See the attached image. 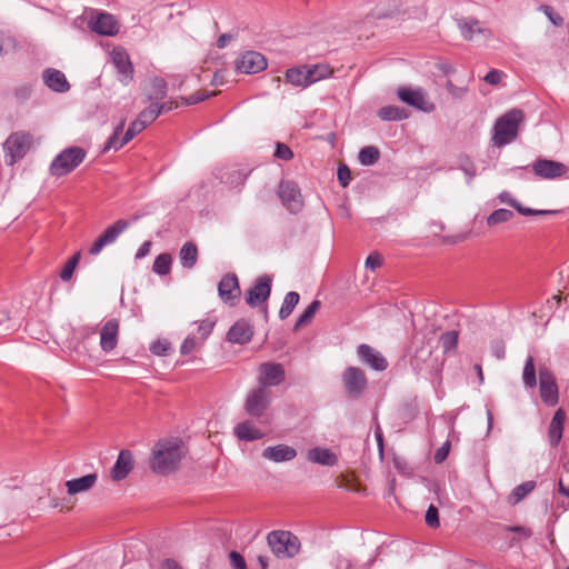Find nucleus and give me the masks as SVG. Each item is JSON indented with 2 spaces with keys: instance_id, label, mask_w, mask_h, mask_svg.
<instances>
[{
  "instance_id": "obj_12",
  "label": "nucleus",
  "mask_w": 569,
  "mask_h": 569,
  "mask_svg": "<svg viewBox=\"0 0 569 569\" xmlns=\"http://www.w3.org/2000/svg\"><path fill=\"white\" fill-rule=\"evenodd\" d=\"M399 100L423 112L435 110V104L427 100L426 92L421 88L400 87L397 91Z\"/></svg>"
},
{
  "instance_id": "obj_40",
  "label": "nucleus",
  "mask_w": 569,
  "mask_h": 569,
  "mask_svg": "<svg viewBox=\"0 0 569 569\" xmlns=\"http://www.w3.org/2000/svg\"><path fill=\"white\" fill-rule=\"evenodd\" d=\"M515 217V213L509 209H497L487 217V226L495 227L497 224L508 222Z\"/></svg>"
},
{
  "instance_id": "obj_38",
  "label": "nucleus",
  "mask_w": 569,
  "mask_h": 569,
  "mask_svg": "<svg viewBox=\"0 0 569 569\" xmlns=\"http://www.w3.org/2000/svg\"><path fill=\"white\" fill-rule=\"evenodd\" d=\"M359 162L362 166H372L380 159V151L375 146H367L360 149L358 154Z\"/></svg>"
},
{
  "instance_id": "obj_1",
  "label": "nucleus",
  "mask_w": 569,
  "mask_h": 569,
  "mask_svg": "<svg viewBox=\"0 0 569 569\" xmlns=\"http://www.w3.org/2000/svg\"><path fill=\"white\" fill-rule=\"evenodd\" d=\"M184 455L186 448L182 440L179 438L161 439L152 449L150 468L158 475H169L179 468Z\"/></svg>"
},
{
  "instance_id": "obj_61",
  "label": "nucleus",
  "mask_w": 569,
  "mask_h": 569,
  "mask_svg": "<svg viewBox=\"0 0 569 569\" xmlns=\"http://www.w3.org/2000/svg\"><path fill=\"white\" fill-rule=\"evenodd\" d=\"M229 559H230V565L232 566L233 569H246L247 568L246 561L239 552L231 551L229 555Z\"/></svg>"
},
{
  "instance_id": "obj_54",
  "label": "nucleus",
  "mask_w": 569,
  "mask_h": 569,
  "mask_svg": "<svg viewBox=\"0 0 569 569\" xmlns=\"http://www.w3.org/2000/svg\"><path fill=\"white\" fill-rule=\"evenodd\" d=\"M337 178L339 181V184L342 188H346L349 186L351 181V170L346 163H340L337 169Z\"/></svg>"
},
{
  "instance_id": "obj_28",
  "label": "nucleus",
  "mask_w": 569,
  "mask_h": 569,
  "mask_svg": "<svg viewBox=\"0 0 569 569\" xmlns=\"http://www.w3.org/2000/svg\"><path fill=\"white\" fill-rule=\"evenodd\" d=\"M168 84L161 77H154L150 81V89L147 98L150 102L158 103L162 101L167 96Z\"/></svg>"
},
{
  "instance_id": "obj_13",
  "label": "nucleus",
  "mask_w": 569,
  "mask_h": 569,
  "mask_svg": "<svg viewBox=\"0 0 569 569\" xmlns=\"http://www.w3.org/2000/svg\"><path fill=\"white\" fill-rule=\"evenodd\" d=\"M342 382L347 393L352 398H359L367 388V377L357 367H348L342 373Z\"/></svg>"
},
{
  "instance_id": "obj_47",
  "label": "nucleus",
  "mask_w": 569,
  "mask_h": 569,
  "mask_svg": "<svg viewBox=\"0 0 569 569\" xmlns=\"http://www.w3.org/2000/svg\"><path fill=\"white\" fill-rule=\"evenodd\" d=\"M536 487L535 481H527L521 485H518L511 495V499H513L512 503H518L521 501L526 496H528Z\"/></svg>"
},
{
  "instance_id": "obj_10",
  "label": "nucleus",
  "mask_w": 569,
  "mask_h": 569,
  "mask_svg": "<svg viewBox=\"0 0 569 569\" xmlns=\"http://www.w3.org/2000/svg\"><path fill=\"white\" fill-rule=\"evenodd\" d=\"M129 226L130 222L126 219H119L113 222L93 241L89 249V253L97 256L104 247L114 243L118 237L126 231Z\"/></svg>"
},
{
  "instance_id": "obj_64",
  "label": "nucleus",
  "mask_w": 569,
  "mask_h": 569,
  "mask_svg": "<svg viewBox=\"0 0 569 569\" xmlns=\"http://www.w3.org/2000/svg\"><path fill=\"white\" fill-rule=\"evenodd\" d=\"M449 447L450 443L446 442L435 452L433 459L436 463H441L446 460L449 453Z\"/></svg>"
},
{
  "instance_id": "obj_41",
  "label": "nucleus",
  "mask_w": 569,
  "mask_h": 569,
  "mask_svg": "<svg viewBox=\"0 0 569 569\" xmlns=\"http://www.w3.org/2000/svg\"><path fill=\"white\" fill-rule=\"evenodd\" d=\"M171 262L172 258L170 253H160L153 261L152 270L157 274L166 276L170 272Z\"/></svg>"
},
{
  "instance_id": "obj_36",
  "label": "nucleus",
  "mask_w": 569,
  "mask_h": 569,
  "mask_svg": "<svg viewBox=\"0 0 569 569\" xmlns=\"http://www.w3.org/2000/svg\"><path fill=\"white\" fill-rule=\"evenodd\" d=\"M126 126V119H122L113 129L112 134L108 138L107 142L104 143L102 148V153L108 152L109 150H119L123 146H119L121 143L120 136L123 133V129Z\"/></svg>"
},
{
  "instance_id": "obj_4",
  "label": "nucleus",
  "mask_w": 569,
  "mask_h": 569,
  "mask_svg": "<svg viewBox=\"0 0 569 569\" xmlns=\"http://www.w3.org/2000/svg\"><path fill=\"white\" fill-rule=\"evenodd\" d=\"M268 545L279 558H292L300 550V541L290 531L276 530L268 533Z\"/></svg>"
},
{
  "instance_id": "obj_34",
  "label": "nucleus",
  "mask_w": 569,
  "mask_h": 569,
  "mask_svg": "<svg viewBox=\"0 0 569 569\" xmlns=\"http://www.w3.org/2000/svg\"><path fill=\"white\" fill-rule=\"evenodd\" d=\"M458 28L465 40H471L476 32H481L479 21L475 18H461L457 20Z\"/></svg>"
},
{
  "instance_id": "obj_63",
  "label": "nucleus",
  "mask_w": 569,
  "mask_h": 569,
  "mask_svg": "<svg viewBox=\"0 0 569 569\" xmlns=\"http://www.w3.org/2000/svg\"><path fill=\"white\" fill-rule=\"evenodd\" d=\"M382 264V258L379 253L373 252L367 257L366 267L375 270Z\"/></svg>"
},
{
  "instance_id": "obj_57",
  "label": "nucleus",
  "mask_w": 569,
  "mask_h": 569,
  "mask_svg": "<svg viewBox=\"0 0 569 569\" xmlns=\"http://www.w3.org/2000/svg\"><path fill=\"white\" fill-rule=\"evenodd\" d=\"M14 97L19 103L26 102L32 93V88L30 84H22L14 89Z\"/></svg>"
},
{
  "instance_id": "obj_35",
  "label": "nucleus",
  "mask_w": 569,
  "mask_h": 569,
  "mask_svg": "<svg viewBox=\"0 0 569 569\" xmlns=\"http://www.w3.org/2000/svg\"><path fill=\"white\" fill-rule=\"evenodd\" d=\"M306 67L299 66L295 68H290L286 71V80L287 82L296 86V87H308V79L306 77Z\"/></svg>"
},
{
  "instance_id": "obj_55",
  "label": "nucleus",
  "mask_w": 569,
  "mask_h": 569,
  "mask_svg": "<svg viewBox=\"0 0 569 569\" xmlns=\"http://www.w3.org/2000/svg\"><path fill=\"white\" fill-rule=\"evenodd\" d=\"M459 169L462 170L470 179L476 176V167L472 160L466 154L459 157Z\"/></svg>"
},
{
  "instance_id": "obj_37",
  "label": "nucleus",
  "mask_w": 569,
  "mask_h": 569,
  "mask_svg": "<svg viewBox=\"0 0 569 569\" xmlns=\"http://www.w3.org/2000/svg\"><path fill=\"white\" fill-rule=\"evenodd\" d=\"M219 297L221 300L233 307L241 298V287H218Z\"/></svg>"
},
{
  "instance_id": "obj_27",
  "label": "nucleus",
  "mask_w": 569,
  "mask_h": 569,
  "mask_svg": "<svg viewBox=\"0 0 569 569\" xmlns=\"http://www.w3.org/2000/svg\"><path fill=\"white\" fill-rule=\"evenodd\" d=\"M234 435L239 440L243 441L259 440L264 436L263 432L250 420L238 423L234 427Z\"/></svg>"
},
{
  "instance_id": "obj_23",
  "label": "nucleus",
  "mask_w": 569,
  "mask_h": 569,
  "mask_svg": "<svg viewBox=\"0 0 569 569\" xmlns=\"http://www.w3.org/2000/svg\"><path fill=\"white\" fill-rule=\"evenodd\" d=\"M43 81L46 86L54 92H67L70 89V84L63 72L57 69H46L43 71Z\"/></svg>"
},
{
  "instance_id": "obj_20",
  "label": "nucleus",
  "mask_w": 569,
  "mask_h": 569,
  "mask_svg": "<svg viewBox=\"0 0 569 569\" xmlns=\"http://www.w3.org/2000/svg\"><path fill=\"white\" fill-rule=\"evenodd\" d=\"M119 322L116 319L108 320L100 331V346L103 351H111L117 347Z\"/></svg>"
},
{
  "instance_id": "obj_15",
  "label": "nucleus",
  "mask_w": 569,
  "mask_h": 569,
  "mask_svg": "<svg viewBox=\"0 0 569 569\" xmlns=\"http://www.w3.org/2000/svg\"><path fill=\"white\" fill-rule=\"evenodd\" d=\"M111 60L117 70L118 80L123 84L130 83L133 80L134 68L128 52L121 47L114 48Z\"/></svg>"
},
{
  "instance_id": "obj_8",
  "label": "nucleus",
  "mask_w": 569,
  "mask_h": 569,
  "mask_svg": "<svg viewBox=\"0 0 569 569\" xmlns=\"http://www.w3.org/2000/svg\"><path fill=\"white\" fill-rule=\"evenodd\" d=\"M267 67V58L262 53L253 50H248L239 54V57L234 60L236 71L244 74L259 73L266 70Z\"/></svg>"
},
{
  "instance_id": "obj_11",
  "label": "nucleus",
  "mask_w": 569,
  "mask_h": 569,
  "mask_svg": "<svg viewBox=\"0 0 569 569\" xmlns=\"http://www.w3.org/2000/svg\"><path fill=\"white\" fill-rule=\"evenodd\" d=\"M530 167L536 177L545 180H553L568 172L565 163L545 158L536 159Z\"/></svg>"
},
{
  "instance_id": "obj_30",
  "label": "nucleus",
  "mask_w": 569,
  "mask_h": 569,
  "mask_svg": "<svg viewBox=\"0 0 569 569\" xmlns=\"http://www.w3.org/2000/svg\"><path fill=\"white\" fill-rule=\"evenodd\" d=\"M306 67V77L308 79V84H312L317 81L326 79L330 77L332 70L327 64H305Z\"/></svg>"
},
{
  "instance_id": "obj_58",
  "label": "nucleus",
  "mask_w": 569,
  "mask_h": 569,
  "mask_svg": "<svg viewBox=\"0 0 569 569\" xmlns=\"http://www.w3.org/2000/svg\"><path fill=\"white\" fill-rule=\"evenodd\" d=\"M169 349H170V343L167 340H157V341L152 342L150 346V351L157 356L167 355Z\"/></svg>"
},
{
  "instance_id": "obj_25",
  "label": "nucleus",
  "mask_w": 569,
  "mask_h": 569,
  "mask_svg": "<svg viewBox=\"0 0 569 569\" xmlns=\"http://www.w3.org/2000/svg\"><path fill=\"white\" fill-rule=\"evenodd\" d=\"M308 461L320 466L333 467L338 463L337 455L328 448L315 447L307 452Z\"/></svg>"
},
{
  "instance_id": "obj_48",
  "label": "nucleus",
  "mask_w": 569,
  "mask_h": 569,
  "mask_svg": "<svg viewBox=\"0 0 569 569\" xmlns=\"http://www.w3.org/2000/svg\"><path fill=\"white\" fill-rule=\"evenodd\" d=\"M440 346L445 352H449L455 349L458 343V332L455 330L447 331L440 336Z\"/></svg>"
},
{
  "instance_id": "obj_60",
  "label": "nucleus",
  "mask_w": 569,
  "mask_h": 569,
  "mask_svg": "<svg viewBox=\"0 0 569 569\" xmlns=\"http://www.w3.org/2000/svg\"><path fill=\"white\" fill-rule=\"evenodd\" d=\"M448 92L456 99H461L467 93L468 89L466 87H458L452 83V81H448L446 84Z\"/></svg>"
},
{
  "instance_id": "obj_50",
  "label": "nucleus",
  "mask_w": 569,
  "mask_h": 569,
  "mask_svg": "<svg viewBox=\"0 0 569 569\" xmlns=\"http://www.w3.org/2000/svg\"><path fill=\"white\" fill-rule=\"evenodd\" d=\"M202 343L203 342L196 337L194 332H191L181 343L180 352L182 355H189Z\"/></svg>"
},
{
  "instance_id": "obj_51",
  "label": "nucleus",
  "mask_w": 569,
  "mask_h": 569,
  "mask_svg": "<svg viewBox=\"0 0 569 569\" xmlns=\"http://www.w3.org/2000/svg\"><path fill=\"white\" fill-rule=\"evenodd\" d=\"M539 10L542 11L546 17L549 19V21L556 26L561 27L565 22L563 18L555 11V9L549 4H541L539 7Z\"/></svg>"
},
{
  "instance_id": "obj_32",
  "label": "nucleus",
  "mask_w": 569,
  "mask_h": 569,
  "mask_svg": "<svg viewBox=\"0 0 569 569\" xmlns=\"http://www.w3.org/2000/svg\"><path fill=\"white\" fill-rule=\"evenodd\" d=\"M378 117L383 121H399L408 118V112L405 108L389 104L378 110Z\"/></svg>"
},
{
  "instance_id": "obj_53",
  "label": "nucleus",
  "mask_w": 569,
  "mask_h": 569,
  "mask_svg": "<svg viewBox=\"0 0 569 569\" xmlns=\"http://www.w3.org/2000/svg\"><path fill=\"white\" fill-rule=\"evenodd\" d=\"M273 156L277 159H280V160H283V161H290L291 159H293L292 150L290 149L289 146H287L283 142H277L276 143V149H274Z\"/></svg>"
},
{
  "instance_id": "obj_21",
  "label": "nucleus",
  "mask_w": 569,
  "mask_h": 569,
  "mask_svg": "<svg viewBox=\"0 0 569 569\" xmlns=\"http://www.w3.org/2000/svg\"><path fill=\"white\" fill-rule=\"evenodd\" d=\"M262 457L273 462L290 461L297 457V450L288 445L270 446L263 449Z\"/></svg>"
},
{
  "instance_id": "obj_24",
  "label": "nucleus",
  "mask_w": 569,
  "mask_h": 569,
  "mask_svg": "<svg viewBox=\"0 0 569 569\" xmlns=\"http://www.w3.org/2000/svg\"><path fill=\"white\" fill-rule=\"evenodd\" d=\"M98 476L97 473H89L80 478H74L66 481L64 486L67 488V492L70 496H74L78 493H83L89 491L97 483Z\"/></svg>"
},
{
  "instance_id": "obj_26",
  "label": "nucleus",
  "mask_w": 569,
  "mask_h": 569,
  "mask_svg": "<svg viewBox=\"0 0 569 569\" xmlns=\"http://www.w3.org/2000/svg\"><path fill=\"white\" fill-rule=\"evenodd\" d=\"M566 420V412L558 409L549 425L548 439L551 447H557L562 438L563 423Z\"/></svg>"
},
{
  "instance_id": "obj_62",
  "label": "nucleus",
  "mask_w": 569,
  "mask_h": 569,
  "mask_svg": "<svg viewBox=\"0 0 569 569\" xmlns=\"http://www.w3.org/2000/svg\"><path fill=\"white\" fill-rule=\"evenodd\" d=\"M502 76H503V72L500 71V70H497V69H492L490 70L486 76H485V81L489 84H492V86H496L498 83H500L501 79H502Z\"/></svg>"
},
{
  "instance_id": "obj_46",
  "label": "nucleus",
  "mask_w": 569,
  "mask_h": 569,
  "mask_svg": "<svg viewBox=\"0 0 569 569\" xmlns=\"http://www.w3.org/2000/svg\"><path fill=\"white\" fill-rule=\"evenodd\" d=\"M160 116L158 103L150 102V106L144 108L139 114L138 119L147 127L152 123Z\"/></svg>"
},
{
  "instance_id": "obj_7",
  "label": "nucleus",
  "mask_w": 569,
  "mask_h": 569,
  "mask_svg": "<svg viewBox=\"0 0 569 569\" xmlns=\"http://www.w3.org/2000/svg\"><path fill=\"white\" fill-rule=\"evenodd\" d=\"M538 373L539 391L542 402L549 407L556 406L559 401V390L555 375L545 365L539 366Z\"/></svg>"
},
{
  "instance_id": "obj_33",
  "label": "nucleus",
  "mask_w": 569,
  "mask_h": 569,
  "mask_svg": "<svg viewBox=\"0 0 569 569\" xmlns=\"http://www.w3.org/2000/svg\"><path fill=\"white\" fill-rule=\"evenodd\" d=\"M522 382L527 389H535L537 386V368L532 356H528L525 361Z\"/></svg>"
},
{
  "instance_id": "obj_3",
  "label": "nucleus",
  "mask_w": 569,
  "mask_h": 569,
  "mask_svg": "<svg viewBox=\"0 0 569 569\" xmlns=\"http://www.w3.org/2000/svg\"><path fill=\"white\" fill-rule=\"evenodd\" d=\"M87 151L78 146L69 147L58 153L52 160L49 172L52 177H64L71 173L86 159Z\"/></svg>"
},
{
  "instance_id": "obj_52",
  "label": "nucleus",
  "mask_w": 569,
  "mask_h": 569,
  "mask_svg": "<svg viewBox=\"0 0 569 569\" xmlns=\"http://www.w3.org/2000/svg\"><path fill=\"white\" fill-rule=\"evenodd\" d=\"M562 210H541V209H531L529 207H525L522 204V208H519V213L525 217H532V216H555L561 213Z\"/></svg>"
},
{
  "instance_id": "obj_5",
  "label": "nucleus",
  "mask_w": 569,
  "mask_h": 569,
  "mask_svg": "<svg viewBox=\"0 0 569 569\" xmlns=\"http://www.w3.org/2000/svg\"><path fill=\"white\" fill-rule=\"evenodd\" d=\"M32 134L27 131L12 132L3 143L6 161L9 166L21 160L30 150Z\"/></svg>"
},
{
  "instance_id": "obj_19",
  "label": "nucleus",
  "mask_w": 569,
  "mask_h": 569,
  "mask_svg": "<svg viewBox=\"0 0 569 569\" xmlns=\"http://www.w3.org/2000/svg\"><path fill=\"white\" fill-rule=\"evenodd\" d=\"M253 327L248 320H238L228 331L227 339L232 343L244 345L251 340Z\"/></svg>"
},
{
  "instance_id": "obj_29",
  "label": "nucleus",
  "mask_w": 569,
  "mask_h": 569,
  "mask_svg": "<svg viewBox=\"0 0 569 569\" xmlns=\"http://www.w3.org/2000/svg\"><path fill=\"white\" fill-rule=\"evenodd\" d=\"M247 177V172H243L241 169L234 167L223 170L219 174L221 182L229 184L231 187H238L240 184H243Z\"/></svg>"
},
{
  "instance_id": "obj_49",
  "label": "nucleus",
  "mask_w": 569,
  "mask_h": 569,
  "mask_svg": "<svg viewBox=\"0 0 569 569\" xmlns=\"http://www.w3.org/2000/svg\"><path fill=\"white\" fill-rule=\"evenodd\" d=\"M194 325L197 326V333L194 335L200 341L203 342L211 333L214 322L209 319H204L200 322H194Z\"/></svg>"
},
{
  "instance_id": "obj_16",
  "label": "nucleus",
  "mask_w": 569,
  "mask_h": 569,
  "mask_svg": "<svg viewBox=\"0 0 569 569\" xmlns=\"http://www.w3.org/2000/svg\"><path fill=\"white\" fill-rule=\"evenodd\" d=\"M88 27L100 36L112 37L118 33L119 26L116 18L108 12L96 11L90 18Z\"/></svg>"
},
{
  "instance_id": "obj_43",
  "label": "nucleus",
  "mask_w": 569,
  "mask_h": 569,
  "mask_svg": "<svg viewBox=\"0 0 569 569\" xmlns=\"http://www.w3.org/2000/svg\"><path fill=\"white\" fill-rule=\"evenodd\" d=\"M319 308H320V301L313 300L298 318V320L295 325V330L308 325L312 320V318L315 317V315Z\"/></svg>"
},
{
  "instance_id": "obj_39",
  "label": "nucleus",
  "mask_w": 569,
  "mask_h": 569,
  "mask_svg": "<svg viewBox=\"0 0 569 569\" xmlns=\"http://www.w3.org/2000/svg\"><path fill=\"white\" fill-rule=\"evenodd\" d=\"M299 300H300L299 293H297L296 291L288 292L286 295L282 306L279 310L280 319L288 318L292 313V311L296 308V306L298 305Z\"/></svg>"
},
{
  "instance_id": "obj_2",
  "label": "nucleus",
  "mask_w": 569,
  "mask_h": 569,
  "mask_svg": "<svg viewBox=\"0 0 569 569\" xmlns=\"http://www.w3.org/2000/svg\"><path fill=\"white\" fill-rule=\"evenodd\" d=\"M525 121V112L513 108L500 116L492 128L491 142L495 147H503L513 142L519 134V127Z\"/></svg>"
},
{
  "instance_id": "obj_31",
  "label": "nucleus",
  "mask_w": 569,
  "mask_h": 569,
  "mask_svg": "<svg viewBox=\"0 0 569 569\" xmlns=\"http://www.w3.org/2000/svg\"><path fill=\"white\" fill-rule=\"evenodd\" d=\"M179 258L183 268L191 269L198 260L197 246L191 241L186 242L180 249Z\"/></svg>"
},
{
  "instance_id": "obj_44",
  "label": "nucleus",
  "mask_w": 569,
  "mask_h": 569,
  "mask_svg": "<svg viewBox=\"0 0 569 569\" xmlns=\"http://www.w3.org/2000/svg\"><path fill=\"white\" fill-rule=\"evenodd\" d=\"M147 127L137 118L130 124L127 131L121 137V143L119 146H124L130 142L136 136H138L142 130Z\"/></svg>"
},
{
  "instance_id": "obj_42",
  "label": "nucleus",
  "mask_w": 569,
  "mask_h": 569,
  "mask_svg": "<svg viewBox=\"0 0 569 569\" xmlns=\"http://www.w3.org/2000/svg\"><path fill=\"white\" fill-rule=\"evenodd\" d=\"M81 258V253L78 251V252H74L68 260L67 262L63 264L59 276L61 278L62 281L64 282H68L71 280L72 278V274L76 270V267L78 266L79 263V260Z\"/></svg>"
},
{
  "instance_id": "obj_22",
  "label": "nucleus",
  "mask_w": 569,
  "mask_h": 569,
  "mask_svg": "<svg viewBox=\"0 0 569 569\" xmlns=\"http://www.w3.org/2000/svg\"><path fill=\"white\" fill-rule=\"evenodd\" d=\"M271 287H252L246 295V302L252 307H259L264 318L268 315L267 300L270 297Z\"/></svg>"
},
{
  "instance_id": "obj_59",
  "label": "nucleus",
  "mask_w": 569,
  "mask_h": 569,
  "mask_svg": "<svg viewBox=\"0 0 569 569\" xmlns=\"http://www.w3.org/2000/svg\"><path fill=\"white\" fill-rule=\"evenodd\" d=\"M498 199H499L500 202L506 203V204L512 207L518 212H519V208H522V204L517 199H515L511 196V193L508 192V191L500 192L499 196H498Z\"/></svg>"
},
{
  "instance_id": "obj_18",
  "label": "nucleus",
  "mask_w": 569,
  "mask_h": 569,
  "mask_svg": "<svg viewBox=\"0 0 569 569\" xmlns=\"http://www.w3.org/2000/svg\"><path fill=\"white\" fill-rule=\"evenodd\" d=\"M133 468V455L130 450L123 449L111 469L110 477L113 481H121L128 477Z\"/></svg>"
},
{
  "instance_id": "obj_45",
  "label": "nucleus",
  "mask_w": 569,
  "mask_h": 569,
  "mask_svg": "<svg viewBox=\"0 0 569 569\" xmlns=\"http://www.w3.org/2000/svg\"><path fill=\"white\" fill-rule=\"evenodd\" d=\"M217 91L199 90L189 97L181 98L183 106H193L217 96Z\"/></svg>"
},
{
  "instance_id": "obj_56",
  "label": "nucleus",
  "mask_w": 569,
  "mask_h": 569,
  "mask_svg": "<svg viewBox=\"0 0 569 569\" xmlns=\"http://www.w3.org/2000/svg\"><path fill=\"white\" fill-rule=\"evenodd\" d=\"M425 520H426V523L431 528L439 527V525H440L439 512L435 506H432V505L429 506V508L426 511Z\"/></svg>"
},
{
  "instance_id": "obj_17",
  "label": "nucleus",
  "mask_w": 569,
  "mask_h": 569,
  "mask_svg": "<svg viewBox=\"0 0 569 569\" xmlns=\"http://www.w3.org/2000/svg\"><path fill=\"white\" fill-rule=\"evenodd\" d=\"M360 360L377 371H383L388 367L387 359L375 348L362 343L357 349Z\"/></svg>"
},
{
  "instance_id": "obj_14",
  "label": "nucleus",
  "mask_w": 569,
  "mask_h": 569,
  "mask_svg": "<svg viewBox=\"0 0 569 569\" xmlns=\"http://www.w3.org/2000/svg\"><path fill=\"white\" fill-rule=\"evenodd\" d=\"M286 379V371L281 363L263 362L259 366L258 386L270 389L279 386Z\"/></svg>"
},
{
  "instance_id": "obj_6",
  "label": "nucleus",
  "mask_w": 569,
  "mask_h": 569,
  "mask_svg": "<svg viewBox=\"0 0 569 569\" xmlns=\"http://www.w3.org/2000/svg\"><path fill=\"white\" fill-rule=\"evenodd\" d=\"M271 399L272 392L270 389L257 386L247 393L244 410L248 415L260 418L268 410Z\"/></svg>"
},
{
  "instance_id": "obj_9",
  "label": "nucleus",
  "mask_w": 569,
  "mask_h": 569,
  "mask_svg": "<svg viewBox=\"0 0 569 569\" xmlns=\"http://www.w3.org/2000/svg\"><path fill=\"white\" fill-rule=\"evenodd\" d=\"M278 194L282 204L291 213H298L303 208L302 194L295 181L282 180L279 184Z\"/></svg>"
}]
</instances>
